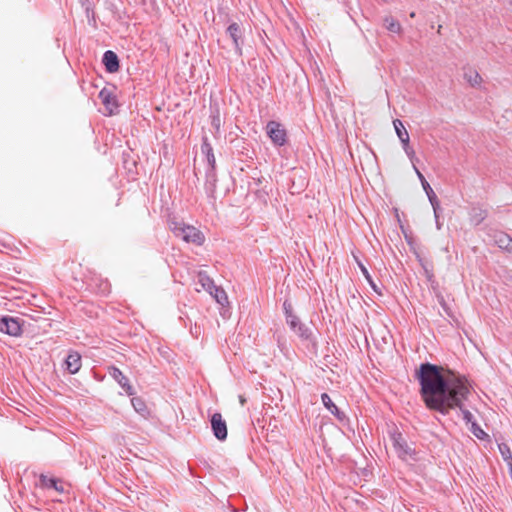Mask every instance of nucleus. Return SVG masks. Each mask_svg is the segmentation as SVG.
Wrapping results in <instances>:
<instances>
[{
  "label": "nucleus",
  "mask_w": 512,
  "mask_h": 512,
  "mask_svg": "<svg viewBox=\"0 0 512 512\" xmlns=\"http://www.w3.org/2000/svg\"><path fill=\"white\" fill-rule=\"evenodd\" d=\"M418 379L421 396L429 409L446 414L458 407L462 410L465 421L472 424V414L462 409V403L471 391L465 378L456 377L449 372L444 373L442 367L426 363L420 366Z\"/></svg>",
  "instance_id": "f257e3e1"
},
{
  "label": "nucleus",
  "mask_w": 512,
  "mask_h": 512,
  "mask_svg": "<svg viewBox=\"0 0 512 512\" xmlns=\"http://www.w3.org/2000/svg\"><path fill=\"white\" fill-rule=\"evenodd\" d=\"M170 229L176 237L186 243L200 246L205 241V236L199 229L184 222L173 221L170 223Z\"/></svg>",
  "instance_id": "f03ea898"
},
{
  "label": "nucleus",
  "mask_w": 512,
  "mask_h": 512,
  "mask_svg": "<svg viewBox=\"0 0 512 512\" xmlns=\"http://www.w3.org/2000/svg\"><path fill=\"white\" fill-rule=\"evenodd\" d=\"M99 98L105 107V111L108 115H113L117 112L118 102L113 92L107 88H103L99 92Z\"/></svg>",
  "instance_id": "7ed1b4c3"
},
{
  "label": "nucleus",
  "mask_w": 512,
  "mask_h": 512,
  "mask_svg": "<svg viewBox=\"0 0 512 512\" xmlns=\"http://www.w3.org/2000/svg\"><path fill=\"white\" fill-rule=\"evenodd\" d=\"M109 375L117 381L127 395L132 396L135 394L133 386L130 384L129 379L117 367L111 366L108 368Z\"/></svg>",
  "instance_id": "20e7f679"
},
{
  "label": "nucleus",
  "mask_w": 512,
  "mask_h": 512,
  "mask_svg": "<svg viewBox=\"0 0 512 512\" xmlns=\"http://www.w3.org/2000/svg\"><path fill=\"white\" fill-rule=\"evenodd\" d=\"M0 331L10 336H19L22 332L19 321L12 317L0 318Z\"/></svg>",
  "instance_id": "39448f33"
},
{
  "label": "nucleus",
  "mask_w": 512,
  "mask_h": 512,
  "mask_svg": "<svg viewBox=\"0 0 512 512\" xmlns=\"http://www.w3.org/2000/svg\"><path fill=\"white\" fill-rule=\"evenodd\" d=\"M267 133L277 145H283L286 141V132L277 122L271 121L267 124Z\"/></svg>",
  "instance_id": "423d86ee"
},
{
  "label": "nucleus",
  "mask_w": 512,
  "mask_h": 512,
  "mask_svg": "<svg viewBox=\"0 0 512 512\" xmlns=\"http://www.w3.org/2000/svg\"><path fill=\"white\" fill-rule=\"evenodd\" d=\"M211 426L215 437L224 440L227 437V425L220 413H214L211 417Z\"/></svg>",
  "instance_id": "0eeeda50"
},
{
  "label": "nucleus",
  "mask_w": 512,
  "mask_h": 512,
  "mask_svg": "<svg viewBox=\"0 0 512 512\" xmlns=\"http://www.w3.org/2000/svg\"><path fill=\"white\" fill-rule=\"evenodd\" d=\"M286 320L290 328L295 331L299 337L309 338V330L301 324L299 318L295 314L287 312Z\"/></svg>",
  "instance_id": "6e6552de"
},
{
  "label": "nucleus",
  "mask_w": 512,
  "mask_h": 512,
  "mask_svg": "<svg viewBox=\"0 0 512 512\" xmlns=\"http://www.w3.org/2000/svg\"><path fill=\"white\" fill-rule=\"evenodd\" d=\"M392 440L393 446L399 457L405 458L406 456L412 455V449L408 446L406 440L400 433L393 435Z\"/></svg>",
  "instance_id": "1a4fd4ad"
},
{
  "label": "nucleus",
  "mask_w": 512,
  "mask_h": 512,
  "mask_svg": "<svg viewBox=\"0 0 512 512\" xmlns=\"http://www.w3.org/2000/svg\"><path fill=\"white\" fill-rule=\"evenodd\" d=\"M65 365L69 373H77L82 366L81 355L76 351H71L65 360Z\"/></svg>",
  "instance_id": "9d476101"
},
{
  "label": "nucleus",
  "mask_w": 512,
  "mask_h": 512,
  "mask_svg": "<svg viewBox=\"0 0 512 512\" xmlns=\"http://www.w3.org/2000/svg\"><path fill=\"white\" fill-rule=\"evenodd\" d=\"M103 63L106 67V70L110 73H114L119 70L118 57L113 51H106L104 53Z\"/></svg>",
  "instance_id": "9b49d317"
},
{
  "label": "nucleus",
  "mask_w": 512,
  "mask_h": 512,
  "mask_svg": "<svg viewBox=\"0 0 512 512\" xmlns=\"http://www.w3.org/2000/svg\"><path fill=\"white\" fill-rule=\"evenodd\" d=\"M393 125L395 128L396 134H397L398 138L400 139L401 143L403 144V146H407L410 143V137H409V133L406 130V128L404 127L402 121L399 119H395L393 121Z\"/></svg>",
  "instance_id": "f8f14e48"
},
{
  "label": "nucleus",
  "mask_w": 512,
  "mask_h": 512,
  "mask_svg": "<svg viewBox=\"0 0 512 512\" xmlns=\"http://www.w3.org/2000/svg\"><path fill=\"white\" fill-rule=\"evenodd\" d=\"M40 485H41V487L46 488V489H54L59 493L64 492L63 485L57 479L49 478L44 475H42L40 477Z\"/></svg>",
  "instance_id": "ddd939ff"
},
{
  "label": "nucleus",
  "mask_w": 512,
  "mask_h": 512,
  "mask_svg": "<svg viewBox=\"0 0 512 512\" xmlns=\"http://www.w3.org/2000/svg\"><path fill=\"white\" fill-rule=\"evenodd\" d=\"M209 293L220 305L225 306L228 304V296L222 288L214 285L213 288L210 289Z\"/></svg>",
  "instance_id": "4468645a"
},
{
  "label": "nucleus",
  "mask_w": 512,
  "mask_h": 512,
  "mask_svg": "<svg viewBox=\"0 0 512 512\" xmlns=\"http://www.w3.org/2000/svg\"><path fill=\"white\" fill-rule=\"evenodd\" d=\"M495 242L501 249L512 250V238L505 233H498L495 236Z\"/></svg>",
  "instance_id": "2eb2a0df"
},
{
  "label": "nucleus",
  "mask_w": 512,
  "mask_h": 512,
  "mask_svg": "<svg viewBox=\"0 0 512 512\" xmlns=\"http://www.w3.org/2000/svg\"><path fill=\"white\" fill-rule=\"evenodd\" d=\"M323 405L335 416L341 418V412L338 407L334 404L328 394L323 393L321 396Z\"/></svg>",
  "instance_id": "dca6fc26"
},
{
  "label": "nucleus",
  "mask_w": 512,
  "mask_h": 512,
  "mask_svg": "<svg viewBox=\"0 0 512 512\" xmlns=\"http://www.w3.org/2000/svg\"><path fill=\"white\" fill-rule=\"evenodd\" d=\"M131 404L134 407L135 411L142 416L146 417L148 414V409L145 402L140 397H134L131 399Z\"/></svg>",
  "instance_id": "f3484780"
},
{
  "label": "nucleus",
  "mask_w": 512,
  "mask_h": 512,
  "mask_svg": "<svg viewBox=\"0 0 512 512\" xmlns=\"http://www.w3.org/2000/svg\"><path fill=\"white\" fill-rule=\"evenodd\" d=\"M465 78L473 87L480 86L482 83V77L475 70H470L469 72H467L465 74Z\"/></svg>",
  "instance_id": "a211bd4d"
},
{
  "label": "nucleus",
  "mask_w": 512,
  "mask_h": 512,
  "mask_svg": "<svg viewBox=\"0 0 512 512\" xmlns=\"http://www.w3.org/2000/svg\"><path fill=\"white\" fill-rule=\"evenodd\" d=\"M198 280H199V283L201 284L203 290H205V291L209 292L210 289H212L214 286L212 279L203 272H199Z\"/></svg>",
  "instance_id": "6ab92c4d"
},
{
  "label": "nucleus",
  "mask_w": 512,
  "mask_h": 512,
  "mask_svg": "<svg viewBox=\"0 0 512 512\" xmlns=\"http://www.w3.org/2000/svg\"><path fill=\"white\" fill-rule=\"evenodd\" d=\"M498 448H499L500 454L502 455V457H503L504 461L507 463V465L509 466L510 464H512V452H511L509 446L505 443H502V444L498 445Z\"/></svg>",
  "instance_id": "aec40b11"
},
{
  "label": "nucleus",
  "mask_w": 512,
  "mask_h": 512,
  "mask_svg": "<svg viewBox=\"0 0 512 512\" xmlns=\"http://www.w3.org/2000/svg\"><path fill=\"white\" fill-rule=\"evenodd\" d=\"M230 37L232 38L234 44L239 46V38H240V27L236 23H232L227 29Z\"/></svg>",
  "instance_id": "412c9836"
},
{
  "label": "nucleus",
  "mask_w": 512,
  "mask_h": 512,
  "mask_svg": "<svg viewBox=\"0 0 512 512\" xmlns=\"http://www.w3.org/2000/svg\"><path fill=\"white\" fill-rule=\"evenodd\" d=\"M386 28L393 33H400L401 25L398 21L393 18L385 19Z\"/></svg>",
  "instance_id": "4be33fe9"
},
{
  "label": "nucleus",
  "mask_w": 512,
  "mask_h": 512,
  "mask_svg": "<svg viewBox=\"0 0 512 512\" xmlns=\"http://www.w3.org/2000/svg\"><path fill=\"white\" fill-rule=\"evenodd\" d=\"M471 431L478 439H485L488 436L475 422H472Z\"/></svg>",
  "instance_id": "5701e85b"
},
{
  "label": "nucleus",
  "mask_w": 512,
  "mask_h": 512,
  "mask_svg": "<svg viewBox=\"0 0 512 512\" xmlns=\"http://www.w3.org/2000/svg\"><path fill=\"white\" fill-rule=\"evenodd\" d=\"M359 267L363 273V275L365 276V278L367 279V281L371 284V286L373 287V289H376L372 279H371V276L367 270V268L362 264V263H359Z\"/></svg>",
  "instance_id": "b1692460"
},
{
  "label": "nucleus",
  "mask_w": 512,
  "mask_h": 512,
  "mask_svg": "<svg viewBox=\"0 0 512 512\" xmlns=\"http://www.w3.org/2000/svg\"><path fill=\"white\" fill-rule=\"evenodd\" d=\"M206 146H207V148H208V151H207V158H208V161H209L210 165H211L212 167H214V165H215V157H214V155H213V153H212V148H211L209 145H206Z\"/></svg>",
  "instance_id": "393cba45"
},
{
  "label": "nucleus",
  "mask_w": 512,
  "mask_h": 512,
  "mask_svg": "<svg viewBox=\"0 0 512 512\" xmlns=\"http://www.w3.org/2000/svg\"><path fill=\"white\" fill-rule=\"evenodd\" d=\"M212 125L216 128V130L220 129L221 119H220L219 114H216V115L212 116Z\"/></svg>",
  "instance_id": "a878e982"
},
{
  "label": "nucleus",
  "mask_w": 512,
  "mask_h": 512,
  "mask_svg": "<svg viewBox=\"0 0 512 512\" xmlns=\"http://www.w3.org/2000/svg\"><path fill=\"white\" fill-rule=\"evenodd\" d=\"M403 149L410 158L414 156V151L411 149L409 144L407 146H403Z\"/></svg>",
  "instance_id": "bb28decb"
},
{
  "label": "nucleus",
  "mask_w": 512,
  "mask_h": 512,
  "mask_svg": "<svg viewBox=\"0 0 512 512\" xmlns=\"http://www.w3.org/2000/svg\"><path fill=\"white\" fill-rule=\"evenodd\" d=\"M421 183H422L424 190L427 192L428 195L430 192L433 193L432 188L430 187L429 183L426 180H425V182H421Z\"/></svg>",
  "instance_id": "cd10ccee"
},
{
  "label": "nucleus",
  "mask_w": 512,
  "mask_h": 512,
  "mask_svg": "<svg viewBox=\"0 0 512 512\" xmlns=\"http://www.w3.org/2000/svg\"><path fill=\"white\" fill-rule=\"evenodd\" d=\"M414 170H415V173L418 176L419 180L421 182H425V178H424L423 174L419 171V169L416 166H414Z\"/></svg>",
  "instance_id": "c85d7f7f"
},
{
  "label": "nucleus",
  "mask_w": 512,
  "mask_h": 512,
  "mask_svg": "<svg viewBox=\"0 0 512 512\" xmlns=\"http://www.w3.org/2000/svg\"><path fill=\"white\" fill-rule=\"evenodd\" d=\"M284 308H285V313L287 314L288 313H292V310H291V304H287L286 302L284 303Z\"/></svg>",
  "instance_id": "c756f323"
},
{
  "label": "nucleus",
  "mask_w": 512,
  "mask_h": 512,
  "mask_svg": "<svg viewBox=\"0 0 512 512\" xmlns=\"http://www.w3.org/2000/svg\"><path fill=\"white\" fill-rule=\"evenodd\" d=\"M239 401L241 405H244L246 403V399L243 396H239Z\"/></svg>",
  "instance_id": "7c9ffc66"
},
{
  "label": "nucleus",
  "mask_w": 512,
  "mask_h": 512,
  "mask_svg": "<svg viewBox=\"0 0 512 512\" xmlns=\"http://www.w3.org/2000/svg\"><path fill=\"white\" fill-rule=\"evenodd\" d=\"M414 16H415V13H414V12H412V13L410 14V17H414Z\"/></svg>",
  "instance_id": "2f4dec72"
}]
</instances>
